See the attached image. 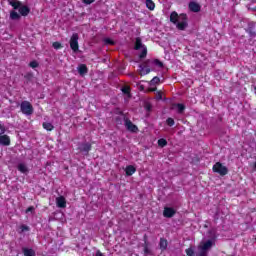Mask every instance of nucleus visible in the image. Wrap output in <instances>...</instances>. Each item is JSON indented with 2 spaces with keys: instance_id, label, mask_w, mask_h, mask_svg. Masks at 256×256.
<instances>
[{
  "instance_id": "obj_1",
  "label": "nucleus",
  "mask_w": 256,
  "mask_h": 256,
  "mask_svg": "<svg viewBox=\"0 0 256 256\" xmlns=\"http://www.w3.org/2000/svg\"><path fill=\"white\" fill-rule=\"evenodd\" d=\"M170 23L176 25L179 31H185V29H187V26L189 25L187 23V14H178L176 11H173L170 14Z\"/></svg>"
},
{
  "instance_id": "obj_2",
  "label": "nucleus",
  "mask_w": 256,
  "mask_h": 256,
  "mask_svg": "<svg viewBox=\"0 0 256 256\" xmlns=\"http://www.w3.org/2000/svg\"><path fill=\"white\" fill-rule=\"evenodd\" d=\"M8 4L13 7L14 11H19L20 16L27 17L29 13H31V8L27 5H23V3L19 0H8Z\"/></svg>"
},
{
  "instance_id": "obj_3",
  "label": "nucleus",
  "mask_w": 256,
  "mask_h": 256,
  "mask_svg": "<svg viewBox=\"0 0 256 256\" xmlns=\"http://www.w3.org/2000/svg\"><path fill=\"white\" fill-rule=\"evenodd\" d=\"M212 171L218 173L221 177H225V175L229 173V169L226 166H223L221 162H216L212 167Z\"/></svg>"
},
{
  "instance_id": "obj_4",
  "label": "nucleus",
  "mask_w": 256,
  "mask_h": 256,
  "mask_svg": "<svg viewBox=\"0 0 256 256\" xmlns=\"http://www.w3.org/2000/svg\"><path fill=\"white\" fill-rule=\"evenodd\" d=\"M20 110L23 115H33V105L29 101H22L20 104Z\"/></svg>"
},
{
  "instance_id": "obj_5",
  "label": "nucleus",
  "mask_w": 256,
  "mask_h": 256,
  "mask_svg": "<svg viewBox=\"0 0 256 256\" xmlns=\"http://www.w3.org/2000/svg\"><path fill=\"white\" fill-rule=\"evenodd\" d=\"M70 49L74 51V53H77L79 51V34L73 33L70 38Z\"/></svg>"
},
{
  "instance_id": "obj_6",
  "label": "nucleus",
  "mask_w": 256,
  "mask_h": 256,
  "mask_svg": "<svg viewBox=\"0 0 256 256\" xmlns=\"http://www.w3.org/2000/svg\"><path fill=\"white\" fill-rule=\"evenodd\" d=\"M124 125L130 133H137V131H139L137 125L133 124V122L127 117H124Z\"/></svg>"
},
{
  "instance_id": "obj_7",
  "label": "nucleus",
  "mask_w": 256,
  "mask_h": 256,
  "mask_svg": "<svg viewBox=\"0 0 256 256\" xmlns=\"http://www.w3.org/2000/svg\"><path fill=\"white\" fill-rule=\"evenodd\" d=\"M177 213V210L173 207H164L163 210V217H166V219H171V217H175Z\"/></svg>"
},
{
  "instance_id": "obj_8",
  "label": "nucleus",
  "mask_w": 256,
  "mask_h": 256,
  "mask_svg": "<svg viewBox=\"0 0 256 256\" xmlns=\"http://www.w3.org/2000/svg\"><path fill=\"white\" fill-rule=\"evenodd\" d=\"M91 149H93V146L89 142L82 143L79 147V151H81V153H85L86 155H89V151H91Z\"/></svg>"
},
{
  "instance_id": "obj_9",
  "label": "nucleus",
  "mask_w": 256,
  "mask_h": 256,
  "mask_svg": "<svg viewBox=\"0 0 256 256\" xmlns=\"http://www.w3.org/2000/svg\"><path fill=\"white\" fill-rule=\"evenodd\" d=\"M246 33H248V35H249V37H251V39H255V37H256L255 23L250 22L248 24V27L246 29Z\"/></svg>"
},
{
  "instance_id": "obj_10",
  "label": "nucleus",
  "mask_w": 256,
  "mask_h": 256,
  "mask_svg": "<svg viewBox=\"0 0 256 256\" xmlns=\"http://www.w3.org/2000/svg\"><path fill=\"white\" fill-rule=\"evenodd\" d=\"M0 145L9 147V145H11V138L7 134H2L0 136Z\"/></svg>"
},
{
  "instance_id": "obj_11",
  "label": "nucleus",
  "mask_w": 256,
  "mask_h": 256,
  "mask_svg": "<svg viewBox=\"0 0 256 256\" xmlns=\"http://www.w3.org/2000/svg\"><path fill=\"white\" fill-rule=\"evenodd\" d=\"M56 205L60 209H65V207H67V200H65V197L60 196V197L56 198Z\"/></svg>"
},
{
  "instance_id": "obj_12",
  "label": "nucleus",
  "mask_w": 256,
  "mask_h": 256,
  "mask_svg": "<svg viewBox=\"0 0 256 256\" xmlns=\"http://www.w3.org/2000/svg\"><path fill=\"white\" fill-rule=\"evenodd\" d=\"M189 9L192 11V13H199V11H201V5H199L197 2H190Z\"/></svg>"
},
{
  "instance_id": "obj_13",
  "label": "nucleus",
  "mask_w": 256,
  "mask_h": 256,
  "mask_svg": "<svg viewBox=\"0 0 256 256\" xmlns=\"http://www.w3.org/2000/svg\"><path fill=\"white\" fill-rule=\"evenodd\" d=\"M78 73L79 75H81V77H83L84 75H87V73H89V68H87V65L85 64H80L78 66Z\"/></svg>"
},
{
  "instance_id": "obj_14",
  "label": "nucleus",
  "mask_w": 256,
  "mask_h": 256,
  "mask_svg": "<svg viewBox=\"0 0 256 256\" xmlns=\"http://www.w3.org/2000/svg\"><path fill=\"white\" fill-rule=\"evenodd\" d=\"M213 247V240H207L203 245L199 246L198 249H203V251H209Z\"/></svg>"
},
{
  "instance_id": "obj_15",
  "label": "nucleus",
  "mask_w": 256,
  "mask_h": 256,
  "mask_svg": "<svg viewBox=\"0 0 256 256\" xmlns=\"http://www.w3.org/2000/svg\"><path fill=\"white\" fill-rule=\"evenodd\" d=\"M136 171H137V168H135V166L128 165L125 169V174L127 175V177H131V175H134Z\"/></svg>"
},
{
  "instance_id": "obj_16",
  "label": "nucleus",
  "mask_w": 256,
  "mask_h": 256,
  "mask_svg": "<svg viewBox=\"0 0 256 256\" xmlns=\"http://www.w3.org/2000/svg\"><path fill=\"white\" fill-rule=\"evenodd\" d=\"M148 62H145V64L143 66H141L140 69V75L143 77L144 75H149V73H151V68H149L146 64Z\"/></svg>"
},
{
  "instance_id": "obj_17",
  "label": "nucleus",
  "mask_w": 256,
  "mask_h": 256,
  "mask_svg": "<svg viewBox=\"0 0 256 256\" xmlns=\"http://www.w3.org/2000/svg\"><path fill=\"white\" fill-rule=\"evenodd\" d=\"M168 245H169V242L167 241V239L160 238L159 248H160L161 251H166Z\"/></svg>"
},
{
  "instance_id": "obj_18",
  "label": "nucleus",
  "mask_w": 256,
  "mask_h": 256,
  "mask_svg": "<svg viewBox=\"0 0 256 256\" xmlns=\"http://www.w3.org/2000/svg\"><path fill=\"white\" fill-rule=\"evenodd\" d=\"M10 19L12 21H19V19H21V14L17 13L15 10H12L10 11Z\"/></svg>"
},
{
  "instance_id": "obj_19",
  "label": "nucleus",
  "mask_w": 256,
  "mask_h": 256,
  "mask_svg": "<svg viewBox=\"0 0 256 256\" xmlns=\"http://www.w3.org/2000/svg\"><path fill=\"white\" fill-rule=\"evenodd\" d=\"M143 47H145V46H143V42H142L141 38L137 37L135 44H134L135 51H139V49H141V48L143 49Z\"/></svg>"
},
{
  "instance_id": "obj_20",
  "label": "nucleus",
  "mask_w": 256,
  "mask_h": 256,
  "mask_svg": "<svg viewBox=\"0 0 256 256\" xmlns=\"http://www.w3.org/2000/svg\"><path fill=\"white\" fill-rule=\"evenodd\" d=\"M17 169L18 171H20V173H29V168H27V166L24 163L18 164Z\"/></svg>"
},
{
  "instance_id": "obj_21",
  "label": "nucleus",
  "mask_w": 256,
  "mask_h": 256,
  "mask_svg": "<svg viewBox=\"0 0 256 256\" xmlns=\"http://www.w3.org/2000/svg\"><path fill=\"white\" fill-rule=\"evenodd\" d=\"M146 63H152V65H155L156 67H160V69H162L163 67V62H161L159 59H154L153 61L147 60Z\"/></svg>"
},
{
  "instance_id": "obj_22",
  "label": "nucleus",
  "mask_w": 256,
  "mask_h": 256,
  "mask_svg": "<svg viewBox=\"0 0 256 256\" xmlns=\"http://www.w3.org/2000/svg\"><path fill=\"white\" fill-rule=\"evenodd\" d=\"M43 129H45L46 131H53V129H55V126H53V124H51L50 122H44L42 124Z\"/></svg>"
},
{
  "instance_id": "obj_23",
  "label": "nucleus",
  "mask_w": 256,
  "mask_h": 256,
  "mask_svg": "<svg viewBox=\"0 0 256 256\" xmlns=\"http://www.w3.org/2000/svg\"><path fill=\"white\" fill-rule=\"evenodd\" d=\"M146 7L150 11H153L155 9V2L153 0H146Z\"/></svg>"
},
{
  "instance_id": "obj_24",
  "label": "nucleus",
  "mask_w": 256,
  "mask_h": 256,
  "mask_svg": "<svg viewBox=\"0 0 256 256\" xmlns=\"http://www.w3.org/2000/svg\"><path fill=\"white\" fill-rule=\"evenodd\" d=\"M24 256H35V251L33 249L23 248Z\"/></svg>"
},
{
  "instance_id": "obj_25",
  "label": "nucleus",
  "mask_w": 256,
  "mask_h": 256,
  "mask_svg": "<svg viewBox=\"0 0 256 256\" xmlns=\"http://www.w3.org/2000/svg\"><path fill=\"white\" fill-rule=\"evenodd\" d=\"M121 91L124 95H128V97H131V87L124 86L122 87Z\"/></svg>"
},
{
  "instance_id": "obj_26",
  "label": "nucleus",
  "mask_w": 256,
  "mask_h": 256,
  "mask_svg": "<svg viewBox=\"0 0 256 256\" xmlns=\"http://www.w3.org/2000/svg\"><path fill=\"white\" fill-rule=\"evenodd\" d=\"M25 231H30L29 226H27L25 224L20 225L18 233H25Z\"/></svg>"
},
{
  "instance_id": "obj_27",
  "label": "nucleus",
  "mask_w": 256,
  "mask_h": 256,
  "mask_svg": "<svg viewBox=\"0 0 256 256\" xmlns=\"http://www.w3.org/2000/svg\"><path fill=\"white\" fill-rule=\"evenodd\" d=\"M158 147H167V140L166 139H164V138H160L159 140H158Z\"/></svg>"
},
{
  "instance_id": "obj_28",
  "label": "nucleus",
  "mask_w": 256,
  "mask_h": 256,
  "mask_svg": "<svg viewBox=\"0 0 256 256\" xmlns=\"http://www.w3.org/2000/svg\"><path fill=\"white\" fill-rule=\"evenodd\" d=\"M161 82V79L157 76H155L154 78H152V80L150 81V85H159V83Z\"/></svg>"
},
{
  "instance_id": "obj_29",
  "label": "nucleus",
  "mask_w": 256,
  "mask_h": 256,
  "mask_svg": "<svg viewBox=\"0 0 256 256\" xmlns=\"http://www.w3.org/2000/svg\"><path fill=\"white\" fill-rule=\"evenodd\" d=\"M176 107L178 109L179 114L184 113V111H185V105L184 104L178 103V104H176Z\"/></svg>"
},
{
  "instance_id": "obj_30",
  "label": "nucleus",
  "mask_w": 256,
  "mask_h": 256,
  "mask_svg": "<svg viewBox=\"0 0 256 256\" xmlns=\"http://www.w3.org/2000/svg\"><path fill=\"white\" fill-rule=\"evenodd\" d=\"M144 254L145 255H151V250L149 249V244L147 242L144 243Z\"/></svg>"
},
{
  "instance_id": "obj_31",
  "label": "nucleus",
  "mask_w": 256,
  "mask_h": 256,
  "mask_svg": "<svg viewBox=\"0 0 256 256\" xmlns=\"http://www.w3.org/2000/svg\"><path fill=\"white\" fill-rule=\"evenodd\" d=\"M140 59H145V57H147V47H143L140 55H139Z\"/></svg>"
},
{
  "instance_id": "obj_32",
  "label": "nucleus",
  "mask_w": 256,
  "mask_h": 256,
  "mask_svg": "<svg viewBox=\"0 0 256 256\" xmlns=\"http://www.w3.org/2000/svg\"><path fill=\"white\" fill-rule=\"evenodd\" d=\"M166 124L168 125V127H173V125H175V120L169 117L166 119Z\"/></svg>"
},
{
  "instance_id": "obj_33",
  "label": "nucleus",
  "mask_w": 256,
  "mask_h": 256,
  "mask_svg": "<svg viewBox=\"0 0 256 256\" xmlns=\"http://www.w3.org/2000/svg\"><path fill=\"white\" fill-rule=\"evenodd\" d=\"M29 67H31L32 69H37V67H39V62L33 60L29 63Z\"/></svg>"
},
{
  "instance_id": "obj_34",
  "label": "nucleus",
  "mask_w": 256,
  "mask_h": 256,
  "mask_svg": "<svg viewBox=\"0 0 256 256\" xmlns=\"http://www.w3.org/2000/svg\"><path fill=\"white\" fill-rule=\"evenodd\" d=\"M144 109H145L146 111H148V113H150V111H152V109H153V105H151V103H149V102H146V103L144 104Z\"/></svg>"
},
{
  "instance_id": "obj_35",
  "label": "nucleus",
  "mask_w": 256,
  "mask_h": 256,
  "mask_svg": "<svg viewBox=\"0 0 256 256\" xmlns=\"http://www.w3.org/2000/svg\"><path fill=\"white\" fill-rule=\"evenodd\" d=\"M52 47L55 49H63V45L60 42H53Z\"/></svg>"
},
{
  "instance_id": "obj_36",
  "label": "nucleus",
  "mask_w": 256,
  "mask_h": 256,
  "mask_svg": "<svg viewBox=\"0 0 256 256\" xmlns=\"http://www.w3.org/2000/svg\"><path fill=\"white\" fill-rule=\"evenodd\" d=\"M104 43H105L106 45H115V41H113L111 38H106V39L104 40Z\"/></svg>"
},
{
  "instance_id": "obj_37",
  "label": "nucleus",
  "mask_w": 256,
  "mask_h": 256,
  "mask_svg": "<svg viewBox=\"0 0 256 256\" xmlns=\"http://www.w3.org/2000/svg\"><path fill=\"white\" fill-rule=\"evenodd\" d=\"M187 256H193L195 255V251L192 248H188L185 250Z\"/></svg>"
},
{
  "instance_id": "obj_38",
  "label": "nucleus",
  "mask_w": 256,
  "mask_h": 256,
  "mask_svg": "<svg viewBox=\"0 0 256 256\" xmlns=\"http://www.w3.org/2000/svg\"><path fill=\"white\" fill-rule=\"evenodd\" d=\"M5 131H7V130L5 129V125L0 124V136H1V135H5Z\"/></svg>"
},
{
  "instance_id": "obj_39",
  "label": "nucleus",
  "mask_w": 256,
  "mask_h": 256,
  "mask_svg": "<svg viewBox=\"0 0 256 256\" xmlns=\"http://www.w3.org/2000/svg\"><path fill=\"white\" fill-rule=\"evenodd\" d=\"M156 99L158 101H161V99H163V93L161 91H158L157 94H156Z\"/></svg>"
},
{
  "instance_id": "obj_40",
  "label": "nucleus",
  "mask_w": 256,
  "mask_h": 256,
  "mask_svg": "<svg viewBox=\"0 0 256 256\" xmlns=\"http://www.w3.org/2000/svg\"><path fill=\"white\" fill-rule=\"evenodd\" d=\"M82 3H84V5H91L92 3H95V0H82Z\"/></svg>"
},
{
  "instance_id": "obj_41",
  "label": "nucleus",
  "mask_w": 256,
  "mask_h": 256,
  "mask_svg": "<svg viewBox=\"0 0 256 256\" xmlns=\"http://www.w3.org/2000/svg\"><path fill=\"white\" fill-rule=\"evenodd\" d=\"M199 256H207V250L199 249Z\"/></svg>"
},
{
  "instance_id": "obj_42",
  "label": "nucleus",
  "mask_w": 256,
  "mask_h": 256,
  "mask_svg": "<svg viewBox=\"0 0 256 256\" xmlns=\"http://www.w3.org/2000/svg\"><path fill=\"white\" fill-rule=\"evenodd\" d=\"M32 211H35V207H33V206H29V207L26 209V213H31Z\"/></svg>"
},
{
  "instance_id": "obj_43",
  "label": "nucleus",
  "mask_w": 256,
  "mask_h": 256,
  "mask_svg": "<svg viewBox=\"0 0 256 256\" xmlns=\"http://www.w3.org/2000/svg\"><path fill=\"white\" fill-rule=\"evenodd\" d=\"M149 91H151L153 93V92L157 91V87L150 88Z\"/></svg>"
}]
</instances>
